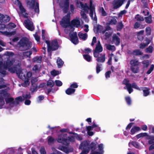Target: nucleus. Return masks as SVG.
I'll list each match as a JSON object with an SVG mask.
<instances>
[{
	"instance_id": "nucleus-54",
	"label": "nucleus",
	"mask_w": 154,
	"mask_h": 154,
	"mask_svg": "<svg viewBox=\"0 0 154 154\" xmlns=\"http://www.w3.org/2000/svg\"><path fill=\"white\" fill-rule=\"evenodd\" d=\"M127 12V11L125 10H124L121 11L118 14V17H122V15L126 14Z\"/></svg>"
},
{
	"instance_id": "nucleus-7",
	"label": "nucleus",
	"mask_w": 154,
	"mask_h": 154,
	"mask_svg": "<svg viewBox=\"0 0 154 154\" xmlns=\"http://www.w3.org/2000/svg\"><path fill=\"white\" fill-rule=\"evenodd\" d=\"M90 142L88 141H85L82 143L79 146L81 149L83 150L80 154H87L89 150Z\"/></svg>"
},
{
	"instance_id": "nucleus-25",
	"label": "nucleus",
	"mask_w": 154,
	"mask_h": 154,
	"mask_svg": "<svg viewBox=\"0 0 154 154\" xmlns=\"http://www.w3.org/2000/svg\"><path fill=\"white\" fill-rule=\"evenodd\" d=\"M33 70L36 73H38L41 70V66L40 65H35L32 68Z\"/></svg>"
},
{
	"instance_id": "nucleus-44",
	"label": "nucleus",
	"mask_w": 154,
	"mask_h": 154,
	"mask_svg": "<svg viewBox=\"0 0 154 154\" xmlns=\"http://www.w3.org/2000/svg\"><path fill=\"white\" fill-rule=\"evenodd\" d=\"M153 50V48L151 46H149L148 48L145 49V51L146 53H151L152 52Z\"/></svg>"
},
{
	"instance_id": "nucleus-31",
	"label": "nucleus",
	"mask_w": 154,
	"mask_h": 154,
	"mask_svg": "<svg viewBox=\"0 0 154 154\" xmlns=\"http://www.w3.org/2000/svg\"><path fill=\"white\" fill-rule=\"evenodd\" d=\"M57 63L58 67L60 68L63 66V62L61 59L59 58L57 59Z\"/></svg>"
},
{
	"instance_id": "nucleus-4",
	"label": "nucleus",
	"mask_w": 154,
	"mask_h": 154,
	"mask_svg": "<svg viewBox=\"0 0 154 154\" xmlns=\"http://www.w3.org/2000/svg\"><path fill=\"white\" fill-rule=\"evenodd\" d=\"M66 130V129H62L60 130V131L62 132V134L59 136L57 140L58 142L61 143L65 145H68L69 142H72L75 141V138L73 137H68V139L66 138L67 134H66L65 132Z\"/></svg>"
},
{
	"instance_id": "nucleus-26",
	"label": "nucleus",
	"mask_w": 154,
	"mask_h": 154,
	"mask_svg": "<svg viewBox=\"0 0 154 154\" xmlns=\"http://www.w3.org/2000/svg\"><path fill=\"white\" fill-rule=\"evenodd\" d=\"M131 66H138L139 65L138 61L136 60H132L130 61Z\"/></svg>"
},
{
	"instance_id": "nucleus-11",
	"label": "nucleus",
	"mask_w": 154,
	"mask_h": 154,
	"mask_svg": "<svg viewBox=\"0 0 154 154\" xmlns=\"http://www.w3.org/2000/svg\"><path fill=\"white\" fill-rule=\"evenodd\" d=\"M10 94L5 90H2L0 93V109L5 103L4 99L6 97H8Z\"/></svg>"
},
{
	"instance_id": "nucleus-51",
	"label": "nucleus",
	"mask_w": 154,
	"mask_h": 154,
	"mask_svg": "<svg viewBox=\"0 0 154 154\" xmlns=\"http://www.w3.org/2000/svg\"><path fill=\"white\" fill-rule=\"evenodd\" d=\"M51 74L52 75L55 76L59 74H60V72L58 71H56L55 70H54L51 72Z\"/></svg>"
},
{
	"instance_id": "nucleus-39",
	"label": "nucleus",
	"mask_w": 154,
	"mask_h": 154,
	"mask_svg": "<svg viewBox=\"0 0 154 154\" xmlns=\"http://www.w3.org/2000/svg\"><path fill=\"white\" fill-rule=\"evenodd\" d=\"M41 57H36L33 58V62L35 63H40L41 62Z\"/></svg>"
},
{
	"instance_id": "nucleus-47",
	"label": "nucleus",
	"mask_w": 154,
	"mask_h": 154,
	"mask_svg": "<svg viewBox=\"0 0 154 154\" xmlns=\"http://www.w3.org/2000/svg\"><path fill=\"white\" fill-rule=\"evenodd\" d=\"M100 12L101 13V14L103 16H106V13L105 11L103 8L102 7L100 8Z\"/></svg>"
},
{
	"instance_id": "nucleus-46",
	"label": "nucleus",
	"mask_w": 154,
	"mask_h": 154,
	"mask_svg": "<svg viewBox=\"0 0 154 154\" xmlns=\"http://www.w3.org/2000/svg\"><path fill=\"white\" fill-rule=\"evenodd\" d=\"M83 57L88 62H90L91 60V57L88 55L84 54L83 55Z\"/></svg>"
},
{
	"instance_id": "nucleus-64",
	"label": "nucleus",
	"mask_w": 154,
	"mask_h": 154,
	"mask_svg": "<svg viewBox=\"0 0 154 154\" xmlns=\"http://www.w3.org/2000/svg\"><path fill=\"white\" fill-rule=\"evenodd\" d=\"M40 151L41 154H46V151L44 147H42L40 150Z\"/></svg>"
},
{
	"instance_id": "nucleus-63",
	"label": "nucleus",
	"mask_w": 154,
	"mask_h": 154,
	"mask_svg": "<svg viewBox=\"0 0 154 154\" xmlns=\"http://www.w3.org/2000/svg\"><path fill=\"white\" fill-rule=\"evenodd\" d=\"M55 83L56 85L57 86H61L62 85V83L60 81L57 80L55 81Z\"/></svg>"
},
{
	"instance_id": "nucleus-45",
	"label": "nucleus",
	"mask_w": 154,
	"mask_h": 154,
	"mask_svg": "<svg viewBox=\"0 0 154 154\" xmlns=\"http://www.w3.org/2000/svg\"><path fill=\"white\" fill-rule=\"evenodd\" d=\"M16 26L15 24L13 23H11L8 24L7 28H13L16 27Z\"/></svg>"
},
{
	"instance_id": "nucleus-14",
	"label": "nucleus",
	"mask_w": 154,
	"mask_h": 154,
	"mask_svg": "<svg viewBox=\"0 0 154 154\" xmlns=\"http://www.w3.org/2000/svg\"><path fill=\"white\" fill-rule=\"evenodd\" d=\"M24 23L25 27L28 29L32 31L34 29V27L32 22L29 20H27L24 21Z\"/></svg>"
},
{
	"instance_id": "nucleus-42",
	"label": "nucleus",
	"mask_w": 154,
	"mask_h": 154,
	"mask_svg": "<svg viewBox=\"0 0 154 154\" xmlns=\"http://www.w3.org/2000/svg\"><path fill=\"white\" fill-rule=\"evenodd\" d=\"M143 95L146 96L149 94V89L147 88H145L143 89Z\"/></svg>"
},
{
	"instance_id": "nucleus-57",
	"label": "nucleus",
	"mask_w": 154,
	"mask_h": 154,
	"mask_svg": "<svg viewBox=\"0 0 154 154\" xmlns=\"http://www.w3.org/2000/svg\"><path fill=\"white\" fill-rule=\"evenodd\" d=\"M147 135V134L146 133H142L137 135L136 136V137L137 138H139L140 137L146 136Z\"/></svg>"
},
{
	"instance_id": "nucleus-22",
	"label": "nucleus",
	"mask_w": 154,
	"mask_h": 154,
	"mask_svg": "<svg viewBox=\"0 0 154 154\" xmlns=\"http://www.w3.org/2000/svg\"><path fill=\"white\" fill-rule=\"evenodd\" d=\"M112 41L116 45H118L119 44L120 39L119 37L116 34L113 35Z\"/></svg>"
},
{
	"instance_id": "nucleus-35",
	"label": "nucleus",
	"mask_w": 154,
	"mask_h": 154,
	"mask_svg": "<svg viewBox=\"0 0 154 154\" xmlns=\"http://www.w3.org/2000/svg\"><path fill=\"white\" fill-rule=\"evenodd\" d=\"M81 14L82 18H83L85 21L88 22V19L86 14L84 13V12L82 11H81Z\"/></svg>"
},
{
	"instance_id": "nucleus-10",
	"label": "nucleus",
	"mask_w": 154,
	"mask_h": 154,
	"mask_svg": "<svg viewBox=\"0 0 154 154\" xmlns=\"http://www.w3.org/2000/svg\"><path fill=\"white\" fill-rule=\"evenodd\" d=\"M13 2L15 5L18 6L21 12V15L25 17H28V14L25 13V10L22 6L19 0H13Z\"/></svg>"
},
{
	"instance_id": "nucleus-34",
	"label": "nucleus",
	"mask_w": 154,
	"mask_h": 154,
	"mask_svg": "<svg viewBox=\"0 0 154 154\" xmlns=\"http://www.w3.org/2000/svg\"><path fill=\"white\" fill-rule=\"evenodd\" d=\"M133 54L135 55H140L142 54V52L139 49L133 51Z\"/></svg>"
},
{
	"instance_id": "nucleus-23",
	"label": "nucleus",
	"mask_w": 154,
	"mask_h": 154,
	"mask_svg": "<svg viewBox=\"0 0 154 154\" xmlns=\"http://www.w3.org/2000/svg\"><path fill=\"white\" fill-rule=\"evenodd\" d=\"M78 35L80 38L84 40L86 39L88 36L87 33H83L82 32H79L78 34Z\"/></svg>"
},
{
	"instance_id": "nucleus-17",
	"label": "nucleus",
	"mask_w": 154,
	"mask_h": 154,
	"mask_svg": "<svg viewBox=\"0 0 154 154\" xmlns=\"http://www.w3.org/2000/svg\"><path fill=\"white\" fill-rule=\"evenodd\" d=\"M123 84L126 85L124 88L127 89L129 93L131 94L133 91V90L131 88V84L129 83V81L125 79L123 82Z\"/></svg>"
},
{
	"instance_id": "nucleus-60",
	"label": "nucleus",
	"mask_w": 154,
	"mask_h": 154,
	"mask_svg": "<svg viewBox=\"0 0 154 154\" xmlns=\"http://www.w3.org/2000/svg\"><path fill=\"white\" fill-rule=\"evenodd\" d=\"M151 29L150 27H147L146 29V32L147 35H149L150 34Z\"/></svg>"
},
{
	"instance_id": "nucleus-33",
	"label": "nucleus",
	"mask_w": 154,
	"mask_h": 154,
	"mask_svg": "<svg viewBox=\"0 0 154 154\" xmlns=\"http://www.w3.org/2000/svg\"><path fill=\"white\" fill-rule=\"evenodd\" d=\"M10 20V17L8 15H6L3 17L2 19V21L4 23L7 22H8Z\"/></svg>"
},
{
	"instance_id": "nucleus-1",
	"label": "nucleus",
	"mask_w": 154,
	"mask_h": 154,
	"mask_svg": "<svg viewBox=\"0 0 154 154\" xmlns=\"http://www.w3.org/2000/svg\"><path fill=\"white\" fill-rule=\"evenodd\" d=\"M17 60H12L10 61L8 60L5 64H4L2 62H0V73L4 75L5 73V70L7 69L8 70L12 73L15 72V71L17 75L20 79L25 80L24 82L22 84V86L26 87L29 85L30 82L29 81L30 78L32 75V73L30 72H27L25 69H22V70H17L16 68L11 67L12 65H16L15 63Z\"/></svg>"
},
{
	"instance_id": "nucleus-62",
	"label": "nucleus",
	"mask_w": 154,
	"mask_h": 154,
	"mask_svg": "<svg viewBox=\"0 0 154 154\" xmlns=\"http://www.w3.org/2000/svg\"><path fill=\"white\" fill-rule=\"evenodd\" d=\"M109 56H110V57L109 58L108 62H107V63L109 65H110L111 64V62L112 59V57H114V55H113V54H112V53H111L109 54Z\"/></svg>"
},
{
	"instance_id": "nucleus-24",
	"label": "nucleus",
	"mask_w": 154,
	"mask_h": 154,
	"mask_svg": "<svg viewBox=\"0 0 154 154\" xmlns=\"http://www.w3.org/2000/svg\"><path fill=\"white\" fill-rule=\"evenodd\" d=\"M140 130V128L138 127H134L131 128V134H134L136 132Z\"/></svg>"
},
{
	"instance_id": "nucleus-28",
	"label": "nucleus",
	"mask_w": 154,
	"mask_h": 154,
	"mask_svg": "<svg viewBox=\"0 0 154 154\" xmlns=\"http://www.w3.org/2000/svg\"><path fill=\"white\" fill-rule=\"evenodd\" d=\"M5 101L7 103H10V104L15 103V101H14V99L11 97L6 98Z\"/></svg>"
},
{
	"instance_id": "nucleus-52",
	"label": "nucleus",
	"mask_w": 154,
	"mask_h": 154,
	"mask_svg": "<svg viewBox=\"0 0 154 154\" xmlns=\"http://www.w3.org/2000/svg\"><path fill=\"white\" fill-rule=\"evenodd\" d=\"M125 99L128 105H130L131 104V99L129 97H125Z\"/></svg>"
},
{
	"instance_id": "nucleus-13",
	"label": "nucleus",
	"mask_w": 154,
	"mask_h": 154,
	"mask_svg": "<svg viewBox=\"0 0 154 154\" xmlns=\"http://www.w3.org/2000/svg\"><path fill=\"white\" fill-rule=\"evenodd\" d=\"M89 15L92 19L95 21L97 20V19L95 12V8L92 5V2L91 0L90 1Z\"/></svg>"
},
{
	"instance_id": "nucleus-37",
	"label": "nucleus",
	"mask_w": 154,
	"mask_h": 154,
	"mask_svg": "<svg viewBox=\"0 0 154 154\" xmlns=\"http://www.w3.org/2000/svg\"><path fill=\"white\" fill-rule=\"evenodd\" d=\"M24 99L22 97L20 96L16 98L15 101V103L18 104L19 103L22 101Z\"/></svg>"
},
{
	"instance_id": "nucleus-2",
	"label": "nucleus",
	"mask_w": 154,
	"mask_h": 154,
	"mask_svg": "<svg viewBox=\"0 0 154 154\" xmlns=\"http://www.w3.org/2000/svg\"><path fill=\"white\" fill-rule=\"evenodd\" d=\"M70 14H68L64 16L60 21V25L63 27H66L64 31L66 34H69L70 40L74 44H77L78 43L79 40L76 32H73L74 28L69 26V18Z\"/></svg>"
},
{
	"instance_id": "nucleus-41",
	"label": "nucleus",
	"mask_w": 154,
	"mask_h": 154,
	"mask_svg": "<svg viewBox=\"0 0 154 154\" xmlns=\"http://www.w3.org/2000/svg\"><path fill=\"white\" fill-rule=\"evenodd\" d=\"M6 87V85L4 84V80L3 79H0V89L4 88Z\"/></svg>"
},
{
	"instance_id": "nucleus-61",
	"label": "nucleus",
	"mask_w": 154,
	"mask_h": 154,
	"mask_svg": "<svg viewBox=\"0 0 154 154\" xmlns=\"http://www.w3.org/2000/svg\"><path fill=\"white\" fill-rule=\"evenodd\" d=\"M149 62L148 60H144L143 62V64L144 65V66L147 67L149 65Z\"/></svg>"
},
{
	"instance_id": "nucleus-40",
	"label": "nucleus",
	"mask_w": 154,
	"mask_h": 154,
	"mask_svg": "<svg viewBox=\"0 0 154 154\" xmlns=\"http://www.w3.org/2000/svg\"><path fill=\"white\" fill-rule=\"evenodd\" d=\"M32 52L31 51H27L23 52V55L24 57H29L32 54Z\"/></svg>"
},
{
	"instance_id": "nucleus-16",
	"label": "nucleus",
	"mask_w": 154,
	"mask_h": 154,
	"mask_svg": "<svg viewBox=\"0 0 154 154\" xmlns=\"http://www.w3.org/2000/svg\"><path fill=\"white\" fill-rule=\"evenodd\" d=\"M127 0H114L112 5L114 9H117L121 6L123 3Z\"/></svg>"
},
{
	"instance_id": "nucleus-6",
	"label": "nucleus",
	"mask_w": 154,
	"mask_h": 154,
	"mask_svg": "<svg viewBox=\"0 0 154 154\" xmlns=\"http://www.w3.org/2000/svg\"><path fill=\"white\" fill-rule=\"evenodd\" d=\"M97 29V32L101 33L103 36L104 35H105V39L109 37L111 34V32L108 31L111 29V28L109 26H107L105 29H103L102 26L99 25L98 26Z\"/></svg>"
},
{
	"instance_id": "nucleus-58",
	"label": "nucleus",
	"mask_w": 154,
	"mask_h": 154,
	"mask_svg": "<svg viewBox=\"0 0 154 154\" xmlns=\"http://www.w3.org/2000/svg\"><path fill=\"white\" fill-rule=\"evenodd\" d=\"M101 66V64H99L98 63L97 64L96 71L97 73H98L100 71Z\"/></svg>"
},
{
	"instance_id": "nucleus-56",
	"label": "nucleus",
	"mask_w": 154,
	"mask_h": 154,
	"mask_svg": "<svg viewBox=\"0 0 154 154\" xmlns=\"http://www.w3.org/2000/svg\"><path fill=\"white\" fill-rule=\"evenodd\" d=\"M154 67V66L153 65H151L150 66V68L149 70L147 71L146 73L148 74H149L151 73Z\"/></svg>"
},
{
	"instance_id": "nucleus-38",
	"label": "nucleus",
	"mask_w": 154,
	"mask_h": 154,
	"mask_svg": "<svg viewBox=\"0 0 154 154\" xmlns=\"http://www.w3.org/2000/svg\"><path fill=\"white\" fill-rule=\"evenodd\" d=\"M117 20L115 17L112 18L109 21V23L110 25H115L117 23Z\"/></svg>"
},
{
	"instance_id": "nucleus-3",
	"label": "nucleus",
	"mask_w": 154,
	"mask_h": 154,
	"mask_svg": "<svg viewBox=\"0 0 154 154\" xmlns=\"http://www.w3.org/2000/svg\"><path fill=\"white\" fill-rule=\"evenodd\" d=\"M42 38L43 40L45 41L48 47V51L49 52L51 51H54L58 49V45L56 40L53 41L50 44L49 42L47 40L48 39L47 36L45 31L44 30H42Z\"/></svg>"
},
{
	"instance_id": "nucleus-12",
	"label": "nucleus",
	"mask_w": 154,
	"mask_h": 154,
	"mask_svg": "<svg viewBox=\"0 0 154 154\" xmlns=\"http://www.w3.org/2000/svg\"><path fill=\"white\" fill-rule=\"evenodd\" d=\"M103 50L100 42L98 41L96 46L95 48L94 52V55L95 57H97L99 55L100 52H101Z\"/></svg>"
},
{
	"instance_id": "nucleus-48",
	"label": "nucleus",
	"mask_w": 154,
	"mask_h": 154,
	"mask_svg": "<svg viewBox=\"0 0 154 154\" xmlns=\"http://www.w3.org/2000/svg\"><path fill=\"white\" fill-rule=\"evenodd\" d=\"M54 85V83L53 81L51 80L48 81L47 82V85L51 87H52Z\"/></svg>"
},
{
	"instance_id": "nucleus-59",
	"label": "nucleus",
	"mask_w": 154,
	"mask_h": 154,
	"mask_svg": "<svg viewBox=\"0 0 154 154\" xmlns=\"http://www.w3.org/2000/svg\"><path fill=\"white\" fill-rule=\"evenodd\" d=\"M133 88L138 90H140V89L135 83H133L131 85V88Z\"/></svg>"
},
{
	"instance_id": "nucleus-43",
	"label": "nucleus",
	"mask_w": 154,
	"mask_h": 154,
	"mask_svg": "<svg viewBox=\"0 0 154 154\" xmlns=\"http://www.w3.org/2000/svg\"><path fill=\"white\" fill-rule=\"evenodd\" d=\"M38 88L37 85L35 84V85H32L31 90L32 92H35L37 91Z\"/></svg>"
},
{
	"instance_id": "nucleus-9",
	"label": "nucleus",
	"mask_w": 154,
	"mask_h": 154,
	"mask_svg": "<svg viewBox=\"0 0 154 154\" xmlns=\"http://www.w3.org/2000/svg\"><path fill=\"white\" fill-rule=\"evenodd\" d=\"M27 5L32 9H34L35 11L38 13L39 11L38 4V2L35 3V0H27Z\"/></svg>"
},
{
	"instance_id": "nucleus-29",
	"label": "nucleus",
	"mask_w": 154,
	"mask_h": 154,
	"mask_svg": "<svg viewBox=\"0 0 154 154\" xmlns=\"http://www.w3.org/2000/svg\"><path fill=\"white\" fill-rule=\"evenodd\" d=\"M75 90L72 88H69L66 91V93L68 95H70L74 93Z\"/></svg>"
},
{
	"instance_id": "nucleus-18",
	"label": "nucleus",
	"mask_w": 154,
	"mask_h": 154,
	"mask_svg": "<svg viewBox=\"0 0 154 154\" xmlns=\"http://www.w3.org/2000/svg\"><path fill=\"white\" fill-rule=\"evenodd\" d=\"M71 24L77 28L81 27H82L80 21V18L79 17H77L76 19L72 20L71 22Z\"/></svg>"
},
{
	"instance_id": "nucleus-20",
	"label": "nucleus",
	"mask_w": 154,
	"mask_h": 154,
	"mask_svg": "<svg viewBox=\"0 0 154 154\" xmlns=\"http://www.w3.org/2000/svg\"><path fill=\"white\" fill-rule=\"evenodd\" d=\"M98 148L99 150V152H92L91 154H103V145L102 144H100L98 146Z\"/></svg>"
},
{
	"instance_id": "nucleus-27",
	"label": "nucleus",
	"mask_w": 154,
	"mask_h": 154,
	"mask_svg": "<svg viewBox=\"0 0 154 154\" xmlns=\"http://www.w3.org/2000/svg\"><path fill=\"white\" fill-rule=\"evenodd\" d=\"M106 48L109 50L114 51L115 50V48L114 46L111 45L109 44L105 45Z\"/></svg>"
},
{
	"instance_id": "nucleus-53",
	"label": "nucleus",
	"mask_w": 154,
	"mask_h": 154,
	"mask_svg": "<svg viewBox=\"0 0 154 154\" xmlns=\"http://www.w3.org/2000/svg\"><path fill=\"white\" fill-rule=\"evenodd\" d=\"M145 21L147 23H150L152 22L151 17L150 16L145 17Z\"/></svg>"
},
{
	"instance_id": "nucleus-5",
	"label": "nucleus",
	"mask_w": 154,
	"mask_h": 154,
	"mask_svg": "<svg viewBox=\"0 0 154 154\" xmlns=\"http://www.w3.org/2000/svg\"><path fill=\"white\" fill-rule=\"evenodd\" d=\"M31 43L26 38H23L19 42L20 50H25L29 49L31 47Z\"/></svg>"
},
{
	"instance_id": "nucleus-36",
	"label": "nucleus",
	"mask_w": 154,
	"mask_h": 154,
	"mask_svg": "<svg viewBox=\"0 0 154 154\" xmlns=\"http://www.w3.org/2000/svg\"><path fill=\"white\" fill-rule=\"evenodd\" d=\"M59 149L62 151H63L66 153H69V152L70 151V149H68L67 148L64 147H60L59 148Z\"/></svg>"
},
{
	"instance_id": "nucleus-8",
	"label": "nucleus",
	"mask_w": 154,
	"mask_h": 154,
	"mask_svg": "<svg viewBox=\"0 0 154 154\" xmlns=\"http://www.w3.org/2000/svg\"><path fill=\"white\" fill-rule=\"evenodd\" d=\"M56 0H54L55 1ZM58 1L60 7L62 8L64 12L66 13L69 6V0H56Z\"/></svg>"
},
{
	"instance_id": "nucleus-49",
	"label": "nucleus",
	"mask_w": 154,
	"mask_h": 154,
	"mask_svg": "<svg viewBox=\"0 0 154 154\" xmlns=\"http://www.w3.org/2000/svg\"><path fill=\"white\" fill-rule=\"evenodd\" d=\"M135 19L139 21H143L144 20L143 17L139 14H137L135 16Z\"/></svg>"
},
{
	"instance_id": "nucleus-50",
	"label": "nucleus",
	"mask_w": 154,
	"mask_h": 154,
	"mask_svg": "<svg viewBox=\"0 0 154 154\" xmlns=\"http://www.w3.org/2000/svg\"><path fill=\"white\" fill-rule=\"evenodd\" d=\"M123 27V25L122 22L119 23H118L117 27V30H121Z\"/></svg>"
},
{
	"instance_id": "nucleus-19",
	"label": "nucleus",
	"mask_w": 154,
	"mask_h": 154,
	"mask_svg": "<svg viewBox=\"0 0 154 154\" xmlns=\"http://www.w3.org/2000/svg\"><path fill=\"white\" fill-rule=\"evenodd\" d=\"M105 60V54H100V56L96 59V60L98 62H103Z\"/></svg>"
},
{
	"instance_id": "nucleus-32",
	"label": "nucleus",
	"mask_w": 154,
	"mask_h": 154,
	"mask_svg": "<svg viewBox=\"0 0 154 154\" xmlns=\"http://www.w3.org/2000/svg\"><path fill=\"white\" fill-rule=\"evenodd\" d=\"M144 32V31L143 30H141L137 33V36L138 39L140 40H142L143 39V37L142 35Z\"/></svg>"
},
{
	"instance_id": "nucleus-30",
	"label": "nucleus",
	"mask_w": 154,
	"mask_h": 154,
	"mask_svg": "<svg viewBox=\"0 0 154 154\" xmlns=\"http://www.w3.org/2000/svg\"><path fill=\"white\" fill-rule=\"evenodd\" d=\"M131 69L134 73H137L138 72L139 67L138 66H131Z\"/></svg>"
},
{
	"instance_id": "nucleus-21",
	"label": "nucleus",
	"mask_w": 154,
	"mask_h": 154,
	"mask_svg": "<svg viewBox=\"0 0 154 154\" xmlns=\"http://www.w3.org/2000/svg\"><path fill=\"white\" fill-rule=\"evenodd\" d=\"M151 40L152 39L150 40L148 38L146 39L145 40L146 43L140 44L139 45V48L141 49H143L144 48L149 44Z\"/></svg>"
},
{
	"instance_id": "nucleus-55",
	"label": "nucleus",
	"mask_w": 154,
	"mask_h": 154,
	"mask_svg": "<svg viewBox=\"0 0 154 154\" xmlns=\"http://www.w3.org/2000/svg\"><path fill=\"white\" fill-rule=\"evenodd\" d=\"M54 141V139L51 137H48V143L49 145H50L53 143Z\"/></svg>"
},
{
	"instance_id": "nucleus-15",
	"label": "nucleus",
	"mask_w": 154,
	"mask_h": 154,
	"mask_svg": "<svg viewBox=\"0 0 154 154\" xmlns=\"http://www.w3.org/2000/svg\"><path fill=\"white\" fill-rule=\"evenodd\" d=\"M75 1L76 2L77 7L81 8L82 10H84L86 12L88 13L89 9L88 7L87 4L84 5L82 2L79 3V0H76Z\"/></svg>"
}]
</instances>
